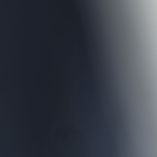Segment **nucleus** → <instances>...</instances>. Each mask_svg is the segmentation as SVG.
<instances>
[{"instance_id":"1","label":"nucleus","mask_w":157,"mask_h":157,"mask_svg":"<svg viewBox=\"0 0 157 157\" xmlns=\"http://www.w3.org/2000/svg\"><path fill=\"white\" fill-rule=\"evenodd\" d=\"M94 1H91L89 2V3H92L93 2H94Z\"/></svg>"},{"instance_id":"2","label":"nucleus","mask_w":157,"mask_h":157,"mask_svg":"<svg viewBox=\"0 0 157 157\" xmlns=\"http://www.w3.org/2000/svg\"><path fill=\"white\" fill-rule=\"evenodd\" d=\"M82 2H86V1H85V0H84V1H82Z\"/></svg>"}]
</instances>
